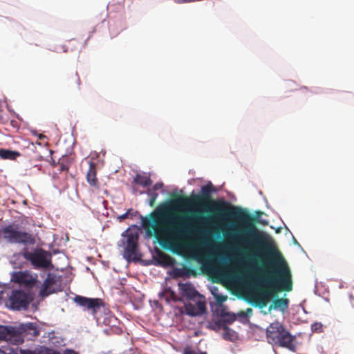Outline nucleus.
<instances>
[{
  "label": "nucleus",
  "instance_id": "1",
  "mask_svg": "<svg viewBox=\"0 0 354 354\" xmlns=\"http://www.w3.org/2000/svg\"><path fill=\"white\" fill-rule=\"evenodd\" d=\"M214 191V188L209 183L201 187L200 194H192L190 198L178 196L173 202L183 206H209L214 214L212 217H202L198 215L190 217L174 216L171 214V204L164 203L151 212L149 218L141 216L142 225L148 234L153 235L160 242L172 243L183 241L191 235L204 232L202 227L209 224L213 219L234 218L244 225L241 233L234 236L239 243L255 245L272 254L274 249L268 241V236L257 230L255 225L256 218L242 209L231 206L223 200L213 201L211 195Z\"/></svg>",
  "mask_w": 354,
  "mask_h": 354
},
{
  "label": "nucleus",
  "instance_id": "2",
  "mask_svg": "<svg viewBox=\"0 0 354 354\" xmlns=\"http://www.w3.org/2000/svg\"><path fill=\"white\" fill-rule=\"evenodd\" d=\"M268 241L274 249V252L272 254L255 245L241 244L245 248H257L270 257H277L275 261L271 263L274 266V269L270 272V274L258 279L255 283L257 287L265 286L266 288V289L257 288L253 295L254 302L261 308L267 306L270 298L274 294L270 288H273L277 291L286 292H290L292 289V274L288 264L281 257H279L270 243L269 236Z\"/></svg>",
  "mask_w": 354,
  "mask_h": 354
},
{
  "label": "nucleus",
  "instance_id": "3",
  "mask_svg": "<svg viewBox=\"0 0 354 354\" xmlns=\"http://www.w3.org/2000/svg\"><path fill=\"white\" fill-rule=\"evenodd\" d=\"M39 333L40 330L35 323L20 324L18 327L0 325V339L16 346L22 344L26 335L37 337Z\"/></svg>",
  "mask_w": 354,
  "mask_h": 354
},
{
  "label": "nucleus",
  "instance_id": "4",
  "mask_svg": "<svg viewBox=\"0 0 354 354\" xmlns=\"http://www.w3.org/2000/svg\"><path fill=\"white\" fill-rule=\"evenodd\" d=\"M266 336L269 343L287 348L292 351H295L293 337L280 322L270 324L266 329Z\"/></svg>",
  "mask_w": 354,
  "mask_h": 354
},
{
  "label": "nucleus",
  "instance_id": "5",
  "mask_svg": "<svg viewBox=\"0 0 354 354\" xmlns=\"http://www.w3.org/2000/svg\"><path fill=\"white\" fill-rule=\"evenodd\" d=\"M0 239L11 244L33 245L34 237L28 232L19 230L18 224L12 223L0 228Z\"/></svg>",
  "mask_w": 354,
  "mask_h": 354
},
{
  "label": "nucleus",
  "instance_id": "6",
  "mask_svg": "<svg viewBox=\"0 0 354 354\" xmlns=\"http://www.w3.org/2000/svg\"><path fill=\"white\" fill-rule=\"evenodd\" d=\"M32 297L30 292L24 290H12L7 301V306L12 310L27 309Z\"/></svg>",
  "mask_w": 354,
  "mask_h": 354
},
{
  "label": "nucleus",
  "instance_id": "7",
  "mask_svg": "<svg viewBox=\"0 0 354 354\" xmlns=\"http://www.w3.org/2000/svg\"><path fill=\"white\" fill-rule=\"evenodd\" d=\"M23 257L36 268H47L51 263L50 254L43 249H37L34 252L26 251Z\"/></svg>",
  "mask_w": 354,
  "mask_h": 354
},
{
  "label": "nucleus",
  "instance_id": "8",
  "mask_svg": "<svg viewBox=\"0 0 354 354\" xmlns=\"http://www.w3.org/2000/svg\"><path fill=\"white\" fill-rule=\"evenodd\" d=\"M122 236L127 237L124 257L128 260H137L136 252L139 239L138 230H131L129 228L122 234Z\"/></svg>",
  "mask_w": 354,
  "mask_h": 354
},
{
  "label": "nucleus",
  "instance_id": "9",
  "mask_svg": "<svg viewBox=\"0 0 354 354\" xmlns=\"http://www.w3.org/2000/svg\"><path fill=\"white\" fill-rule=\"evenodd\" d=\"M62 290L61 277L49 272L39 290V295L41 297H46Z\"/></svg>",
  "mask_w": 354,
  "mask_h": 354
},
{
  "label": "nucleus",
  "instance_id": "10",
  "mask_svg": "<svg viewBox=\"0 0 354 354\" xmlns=\"http://www.w3.org/2000/svg\"><path fill=\"white\" fill-rule=\"evenodd\" d=\"M74 301L84 310L91 311L93 315H95L100 308L104 306V302L102 299L88 298L80 295H76Z\"/></svg>",
  "mask_w": 354,
  "mask_h": 354
},
{
  "label": "nucleus",
  "instance_id": "11",
  "mask_svg": "<svg viewBox=\"0 0 354 354\" xmlns=\"http://www.w3.org/2000/svg\"><path fill=\"white\" fill-rule=\"evenodd\" d=\"M186 313L192 316L203 314L206 310L205 302L201 299L194 304L188 303L185 305Z\"/></svg>",
  "mask_w": 354,
  "mask_h": 354
},
{
  "label": "nucleus",
  "instance_id": "12",
  "mask_svg": "<svg viewBox=\"0 0 354 354\" xmlns=\"http://www.w3.org/2000/svg\"><path fill=\"white\" fill-rule=\"evenodd\" d=\"M89 168L86 178L89 185L94 188H99V182L97 178V165L92 160L88 161Z\"/></svg>",
  "mask_w": 354,
  "mask_h": 354
},
{
  "label": "nucleus",
  "instance_id": "13",
  "mask_svg": "<svg viewBox=\"0 0 354 354\" xmlns=\"http://www.w3.org/2000/svg\"><path fill=\"white\" fill-rule=\"evenodd\" d=\"M178 286L183 295L189 299H194L199 295L195 288L190 283H180Z\"/></svg>",
  "mask_w": 354,
  "mask_h": 354
},
{
  "label": "nucleus",
  "instance_id": "14",
  "mask_svg": "<svg viewBox=\"0 0 354 354\" xmlns=\"http://www.w3.org/2000/svg\"><path fill=\"white\" fill-rule=\"evenodd\" d=\"M288 299L286 298L276 299L269 306L268 310L270 311L272 308H279L281 310L284 311L288 308Z\"/></svg>",
  "mask_w": 354,
  "mask_h": 354
},
{
  "label": "nucleus",
  "instance_id": "15",
  "mask_svg": "<svg viewBox=\"0 0 354 354\" xmlns=\"http://www.w3.org/2000/svg\"><path fill=\"white\" fill-rule=\"evenodd\" d=\"M28 275L22 272H15L12 275V280L19 283L31 284L32 281L28 279Z\"/></svg>",
  "mask_w": 354,
  "mask_h": 354
},
{
  "label": "nucleus",
  "instance_id": "16",
  "mask_svg": "<svg viewBox=\"0 0 354 354\" xmlns=\"http://www.w3.org/2000/svg\"><path fill=\"white\" fill-rule=\"evenodd\" d=\"M133 182L142 187H148L152 184V180L149 176L137 174L134 178Z\"/></svg>",
  "mask_w": 354,
  "mask_h": 354
},
{
  "label": "nucleus",
  "instance_id": "17",
  "mask_svg": "<svg viewBox=\"0 0 354 354\" xmlns=\"http://www.w3.org/2000/svg\"><path fill=\"white\" fill-rule=\"evenodd\" d=\"M20 156V153L15 151L9 149H0V157L3 159L15 160Z\"/></svg>",
  "mask_w": 354,
  "mask_h": 354
},
{
  "label": "nucleus",
  "instance_id": "18",
  "mask_svg": "<svg viewBox=\"0 0 354 354\" xmlns=\"http://www.w3.org/2000/svg\"><path fill=\"white\" fill-rule=\"evenodd\" d=\"M160 297H165L167 302H169L170 300L176 301L177 297L176 293L170 288H165L164 291L159 294Z\"/></svg>",
  "mask_w": 354,
  "mask_h": 354
},
{
  "label": "nucleus",
  "instance_id": "19",
  "mask_svg": "<svg viewBox=\"0 0 354 354\" xmlns=\"http://www.w3.org/2000/svg\"><path fill=\"white\" fill-rule=\"evenodd\" d=\"M36 354H61L58 351L50 348L45 346H39L35 348Z\"/></svg>",
  "mask_w": 354,
  "mask_h": 354
},
{
  "label": "nucleus",
  "instance_id": "20",
  "mask_svg": "<svg viewBox=\"0 0 354 354\" xmlns=\"http://www.w3.org/2000/svg\"><path fill=\"white\" fill-rule=\"evenodd\" d=\"M67 80L69 84L75 86L77 88H80V79L77 72L72 73Z\"/></svg>",
  "mask_w": 354,
  "mask_h": 354
},
{
  "label": "nucleus",
  "instance_id": "21",
  "mask_svg": "<svg viewBox=\"0 0 354 354\" xmlns=\"http://www.w3.org/2000/svg\"><path fill=\"white\" fill-rule=\"evenodd\" d=\"M192 272H193V271L192 269L187 268V267H184L183 268L175 269L174 270V276L176 277H184V276L190 274Z\"/></svg>",
  "mask_w": 354,
  "mask_h": 354
},
{
  "label": "nucleus",
  "instance_id": "22",
  "mask_svg": "<svg viewBox=\"0 0 354 354\" xmlns=\"http://www.w3.org/2000/svg\"><path fill=\"white\" fill-rule=\"evenodd\" d=\"M236 333L228 326L223 330V337L225 339L232 341L236 338Z\"/></svg>",
  "mask_w": 354,
  "mask_h": 354
},
{
  "label": "nucleus",
  "instance_id": "23",
  "mask_svg": "<svg viewBox=\"0 0 354 354\" xmlns=\"http://www.w3.org/2000/svg\"><path fill=\"white\" fill-rule=\"evenodd\" d=\"M147 194L149 196V205L151 207H153L158 196V194L156 192H152L149 189L147 191Z\"/></svg>",
  "mask_w": 354,
  "mask_h": 354
},
{
  "label": "nucleus",
  "instance_id": "24",
  "mask_svg": "<svg viewBox=\"0 0 354 354\" xmlns=\"http://www.w3.org/2000/svg\"><path fill=\"white\" fill-rule=\"evenodd\" d=\"M18 348H14L10 346H2L0 348V354H17Z\"/></svg>",
  "mask_w": 354,
  "mask_h": 354
},
{
  "label": "nucleus",
  "instance_id": "25",
  "mask_svg": "<svg viewBox=\"0 0 354 354\" xmlns=\"http://www.w3.org/2000/svg\"><path fill=\"white\" fill-rule=\"evenodd\" d=\"M215 327L217 328H221L223 330H225V328L227 327V325L225 324V321L223 319H220L218 321H216L214 322Z\"/></svg>",
  "mask_w": 354,
  "mask_h": 354
},
{
  "label": "nucleus",
  "instance_id": "26",
  "mask_svg": "<svg viewBox=\"0 0 354 354\" xmlns=\"http://www.w3.org/2000/svg\"><path fill=\"white\" fill-rule=\"evenodd\" d=\"M183 354H207L206 352H201L198 353L191 348H185L183 352Z\"/></svg>",
  "mask_w": 354,
  "mask_h": 354
},
{
  "label": "nucleus",
  "instance_id": "27",
  "mask_svg": "<svg viewBox=\"0 0 354 354\" xmlns=\"http://www.w3.org/2000/svg\"><path fill=\"white\" fill-rule=\"evenodd\" d=\"M17 354H36L35 349L34 350H30V349H18Z\"/></svg>",
  "mask_w": 354,
  "mask_h": 354
},
{
  "label": "nucleus",
  "instance_id": "28",
  "mask_svg": "<svg viewBox=\"0 0 354 354\" xmlns=\"http://www.w3.org/2000/svg\"><path fill=\"white\" fill-rule=\"evenodd\" d=\"M132 211V209H129L127 212L124 214L120 215L118 216V219L119 221H122L124 219L127 218L129 217V215L130 214V212Z\"/></svg>",
  "mask_w": 354,
  "mask_h": 354
},
{
  "label": "nucleus",
  "instance_id": "29",
  "mask_svg": "<svg viewBox=\"0 0 354 354\" xmlns=\"http://www.w3.org/2000/svg\"><path fill=\"white\" fill-rule=\"evenodd\" d=\"M57 166L59 167V171L60 172L64 171H67L68 170V166L67 165L64 164V162H61L60 161H59Z\"/></svg>",
  "mask_w": 354,
  "mask_h": 354
},
{
  "label": "nucleus",
  "instance_id": "30",
  "mask_svg": "<svg viewBox=\"0 0 354 354\" xmlns=\"http://www.w3.org/2000/svg\"><path fill=\"white\" fill-rule=\"evenodd\" d=\"M235 319H236V317L234 315L227 314V317L223 320L225 321V324L226 323L232 324V322H234Z\"/></svg>",
  "mask_w": 354,
  "mask_h": 354
},
{
  "label": "nucleus",
  "instance_id": "31",
  "mask_svg": "<svg viewBox=\"0 0 354 354\" xmlns=\"http://www.w3.org/2000/svg\"><path fill=\"white\" fill-rule=\"evenodd\" d=\"M215 297H216V300L219 303H222V302L225 301L227 298V296H224V295H216Z\"/></svg>",
  "mask_w": 354,
  "mask_h": 354
},
{
  "label": "nucleus",
  "instance_id": "32",
  "mask_svg": "<svg viewBox=\"0 0 354 354\" xmlns=\"http://www.w3.org/2000/svg\"><path fill=\"white\" fill-rule=\"evenodd\" d=\"M322 328V324L320 323H315L312 325V329L313 330H320Z\"/></svg>",
  "mask_w": 354,
  "mask_h": 354
},
{
  "label": "nucleus",
  "instance_id": "33",
  "mask_svg": "<svg viewBox=\"0 0 354 354\" xmlns=\"http://www.w3.org/2000/svg\"><path fill=\"white\" fill-rule=\"evenodd\" d=\"M163 186V183H156L153 187V190H158V189H160Z\"/></svg>",
  "mask_w": 354,
  "mask_h": 354
},
{
  "label": "nucleus",
  "instance_id": "34",
  "mask_svg": "<svg viewBox=\"0 0 354 354\" xmlns=\"http://www.w3.org/2000/svg\"><path fill=\"white\" fill-rule=\"evenodd\" d=\"M63 354H79L77 352L72 349H66Z\"/></svg>",
  "mask_w": 354,
  "mask_h": 354
},
{
  "label": "nucleus",
  "instance_id": "35",
  "mask_svg": "<svg viewBox=\"0 0 354 354\" xmlns=\"http://www.w3.org/2000/svg\"><path fill=\"white\" fill-rule=\"evenodd\" d=\"M4 290H5V287L3 286L0 285V300L3 297Z\"/></svg>",
  "mask_w": 354,
  "mask_h": 354
},
{
  "label": "nucleus",
  "instance_id": "36",
  "mask_svg": "<svg viewBox=\"0 0 354 354\" xmlns=\"http://www.w3.org/2000/svg\"><path fill=\"white\" fill-rule=\"evenodd\" d=\"M164 258H165V259H167V260L170 259L169 256H168V255H167V254H165V255H164Z\"/></svg>",
  "mask_w": 354,
  "mask_h": 354
},
{
  "label": "nucleus",
  "instance_id": "37",
  "mask_svg": "<svg viewBox=\"0 0 354 354\" xmlns=\"http://www.w3.org/2000/svg\"><path fill=\"white\" fill-rule=\"evenodd\" d=\"M255 257H258V258H259V257H260L261 256H260V254H257H257H255Z\"/></svg>",
  "mask_w": 354,
  "mask_h": 354
},
{
  "label": "nucleus",
  "instance_id": "38",
  "mask_svg": "<svg viewBox=\"0 0 354 354\" xmlns=\"http://www.w3.org/2000/svg\"><path fill=\"white\" fill-rule=\"evenodd\" d=\"M39 138L40 139H41L42 138H44V136H43V135H40V136H39Z\"/></svg>",
  "mask_w": 354,
  "mask_h": 354
},
{
  "label": "nucleus",
  "instance_id": "39",
  "mask_svg": "<svg viewBox=\"0 0 354 354\" xmlns=\"http://www.w3.org/2000/svg\"><path fill=\"white\" fill-rule=\"evenodd\" d=\"M248 312H252V309H251V308H248Z\"/></svg>",
  "mask_w": 354,
  "mask_h": 354
}]
</instances>
